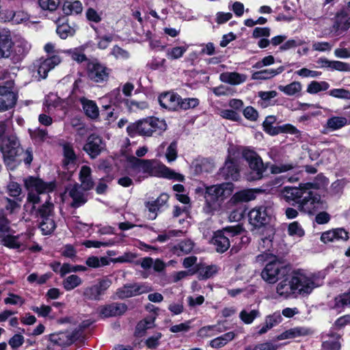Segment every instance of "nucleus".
I'll return each mask as SVG.
<instances>
[{
	"mask_svg": "<svg viewBox=\"0 0 350 350\" xmlns=\"http://www.w3.org/2000/svg\"><path fill=\"white\" fill-rule=\"evenodd\" d=\"M13 131L11 118L0 120V151L5 165L10 169L14 167L16 158L23 152L19 140Z\"/></svg>",
	"mask_w": 350,
	"mask_h": 350,
	"instance_id": "2",
	"label": "nucleus"
},
{
	"mask_svg": "<svg viewBox=\"0 0 350 350\" xmlns=\"http://www.w3.org/2000/svg\"><path fill=\"white\" fill-rule=\"evenodd\" d=\"M167 129L164 120L156 117H148L129 124L126 131L131 137L139 135L143 137L161 135Z\"/></svg>",
	"mask_w": 350,
	"mask_h": 350,
	"instance_id": "3",
	"label": "nucleus"
},
{
	"mask_svg": "<svg viewBox=\"0 0 350 350\" xmlns=\"http://www.w3.org/2000/svg\"><path fill=\"white\" fill-rule=\"evenodd\" d=\"M329 88L326 81H312L307 86V92L311 94H317L321 91H325Z\"/></svg>",
	"mask_w": 350,
	"mask_h": 350,
	"instance_id": "49",
	"label": "nucleus"
},
{
	"mask_svg": "<svg viewBox=\"0 0 350 350\" xmlns=\"http://www.w3.org/2000/svg\"><path fill=\"white\" fill-rule=\"evenodd\" d=\"M243 231V228L239 225L228 226L221 230L217 231L212 239L213 244L215 246L218 252H226L230 245V237L239 234Z\"/></svg>",
	"mask_w": 350,
	"mask_h": 350,
	"instance_id": "8",
	"label": "nucleus"
},
{
	"mask_svg": "<svg viewBox=\"0 0 350 350\" xmlns=\"http://www.w3.org/2000/svg\"><path fill=\"white\" fill-rule=\"evenodd\" d=\"M260 316L258 310H250L247 308L242 310L239 313L240 319L245 324H251Z\"/></svg>",
	"mask_w": 350,
	"mask_h": 350,
	"instance_id": "46",
	"label": "nucleus"
},
{
	"mask_svg": "<svg viewBox=\"0 0 350 350\" xmlns=\"http://www.w3.org/2000/svg\"><path fill=\"white\" fill-rule=\"evenodd\" d=\"M151 291H152V286L146 282L126 284L116 290L114 299H127Z\"/></svg>",
	"mask_w": 350,
	"mask_h": 350,
	"instance_id": "10",
	"label": "nucleus"
},
{
	"mask_svg": "<svg viewBox=\"0 0 350 350\" xmlns=\"http://www.w3.org/2000/svg\"><path fill=\"white\" fill-rule=\"evenodd\" d=\"M284 70V66H280L276 69H265L255 72L252 75L254 80H267L280 75Z\"/></svg>",
	"mask_w": 350,
	"mask_h": 350,
	"instance_id": "31",
	"label": "nucleus"
},
{
	"mask_svg": "<svg viewBox=\"0 0 350 350\" xmlns=\"http://www.w3.org/2000/svg\"><path fill=\"white\" fill-rule=\"evenodd\" d=\"M269 260L261 271L262 279L268 284H275L280 279L286 276L288 272L287 266L269 254H262L256 256V261L263 262Z\"/></svg>",
	"mask_w": 350,
	"mask_h": 350,
	"instance_id": "6",
	"label": "nucleus"
},
{
	"mask_svg": "<svg viewBox=\"0 0 350 350\" xmlns=\"http://www.w3.org/2000/svg\"><path fill=\"white\" fill-rule=\"evenodd\" d=\"M221 329H219L216 325H207L201 327L198 332V336L200 338H204L211 337L217 333H221Z\"/></svg>",
	"mask_w": 350,
	"mask_h": 350,
	"instance_id": "52",
	"label": "nucleus"
},
{
	"mask_svg": "<svg viewBox=\"0 0 350 350\" xmlns=\"http://www.w3.org/2000/svg\"><path fill=\"white\" fill-rule=\"evenodd\" d=\"M334 55L338 58H350V49L345 48V42L340 43L339 47L334 50Z\"/></svg>",
	"mask_w": 350,
	"mask_h": 350,
	"instance_id": "64",
	"label": "nucleus"
},
{
	"mask_svg": "<svg viewBox=\"0 0 350 350\" xmlns=\"http://www.w3.org/2000/svg\"><path fill=\"white\" fill-rule=\"evenodd\" d=\"M80 103L82 105L84 113L88 118L92 120H95L98 118L99 109L96 103L94 100L83 97L80 98Z\"/></svg>",
	"mask_w": 350,
	"mask_h": 350,
	"instance_id": "27",
	"label": "nucleus"
},
{
	"mask_svg": "<svg viewBox=\"0 0 350 350\" xmlns=\"http://www.w3.org/2000/svg\"><path fill=\"white\" fill-rule=\"evenodd\" d=\"M188 46H175L168 49L166 51V57L170 59H177L180 58L187 51Z\"/></svg>",
	"mask_w": 350,
	"mask_h": 350,
	"instance_id": "50",
	"label": "nucleus"
},
{
	"mask_svg": "<svg viewBox=\"0 0 350 350\" xmlns=\"http://www.w3.org/2000/svg\"><path fill=\"white\" fill-rule=\"evenodd\" d=\"M83 46L76 47L68 50L62 51L63 53L68 55L73 61L81 64L88 60L87 56L84 53Z\"/></svg>",
	"mask_w": 350,
	"mask_h": 350,
	"instance_id": "38",
	"label": "nucleus"
},
{
	"mask_svg": "<svg viewBox=\"0 0 350 350\" xmlns=\"http://www.w3.org/2000/svg\"><path fill=\"white\" fill-rule=\"evenodd\" d=\"M30 237L29 235L14 236L10 233L4 234L0 236V241L2 245L12 249H21L23 250L26 248L25 240Z\"/></svg>",
	"mask_w": 350,
	"mask_h": 350,
	"instance_id": "19",
	"label": "nucleus"
},
{
	"mask_svg": "<svg viewBox=\"0 0 350 350\" xmlns=\"http://www.w3.org/2000/svg\"><path fill=\"white\" fill-rule=\"evenodd\" d=\"M125 105L130 111L135 112L148 107V103L145 101H135L129 99L125 100Z\"/></svg>",
	"mask_w": 350,
	"mask_h": 350,
	"instance_id": "56",
	"label": "nucleus"
},
{
	"mask_svg": "<svg viewBox=\"0 0 350 350\" xmlns=\"http://www.w3.org/2000/svg\"><path fill=\"white\" fill-rule=\"evenodd\" d=\"M12 47V40L10 34L0 31V59L9 58Z\"/></svg>",
	"mask_w": 350,
	"mask_h": 350,
	"instance_id": "25",
	"label": "nucleus"
},
{
	"mask_svg": "<svg viewBox=\"0 0 350 350\" xmlns=\"http://www.w3.org/2000/svg\"><path fill=\"white\" fill-rule=\"evenodd\" d=\"M328 94L334 98L350 100V91L345 88H335L331 90Z\"/></svg>",
	"mask_w": 350,
	"mask_h": 350,
	"instance_id": "61",
	"label": "nucleus"
},
{
	"mask_svg": "<svg viewBox=\"0 0 350 350\" xmlns=\"http://www.w3.org/2000/svg\"><path fill=\"white\" fill-rule=\"evenodd\" d=\"M219 270L215 265L202 266L198 269V277L200 280H206L216 275Z\"/></svg>",
	"mask_w": 350,
	"mask_h": 350,
	"instance_id": "43",
	"label": "nucleus"
},
{
	"mask_svg": "<svg viewBox=\"0 0 350 350\" xmlns=\"http://www.w3.org/2000/svg\"><path fill=\"white\" fill-rule=\"evenodd\" d=\"M235 336L236 334L234 332H229L211 340L209 345L212 348L219 349L232 341Z\"/></svg>",
	"mask_w": 350,
	"mask_h": 350,
	"instance_id": "36",
	"label": "nucleus"
},
{
	"mask_svg": "<svg viewBox=\"0 0 350 350\" xmlns=\"http://www.w3.org/2000/svg\"><path fill=\"white\" fill-rule=\"evenodd\" d=\"M177 155V142L174 141L170 144L166 150L165 158L167 161L170 163L176 159Z\"/></svg>",
	"mask_w": 350,
	"mask_h": 350,
	"instance_id": "62",
	"label": "nucleus"
},
{
	"mask_svg": "<svg viewBox=\"0 0 350 350\" xmlns=\"http://www.w3.org/2000/svg\"><path fill=\"white\" fill-rule=\"evenodd\" d=\"M7 192L8 193V194L14 198H23L21 196V193H22V189L21 187V185L16 183V182H14V181H10L7 187Z\"/></svg>",
	"mask_w": 350,
	"mask_h": 350,
	"instance_id": "55",
	"label": "nucleus"
},
{
	"mask_svg": "<svg viewBox=\"0 0 350 350\" xmlns=\"http://www.w3.org/2000/svg\"><path fill=\"white\" fill-rule=\"evenodd\" d=\"M63 152L64 157L63 163L68 170L70 169V165H72L73 167L75 166L77 161V156L72 145L70 144H65L63 145Z\"/></svg>",
	"mask_w": 350,
	"mask_h": 350,
	"instance_id": "34",
	"label": "nucleus"
},
{
	"mask_svg": "<svg viewBox=\"0 0 350 350\" xmlns=\"http://www.w3.org/2000/svg\"><path fill=\"white\" fill-rule=\"evenodd\" d=\"M10 221L6 217L4 210L0 209V236L10 233Z\"/></svg>",
	"mask_w": 350,
	"mask_h": 350,
	"instance_id": "59",
	"label": "nucleus"
},
{
	"mask_svg": "<svg viewBox=\"0 0 350 350\" xmlns=\"http://www.w3.org/2000/svg\"><path fill=\"white\" fill-rule=\"evenodd\" d=\"M31 44L23 38H18L12 42V47L10 49L9 58L14 63L21 62L29 53Z\"/></svg>",
	"mask_w": 350,
	"mask_h": 350,
	"instance_id": "16",
	"label": "nucleus"
},
{
	"mask_svg": "<svg viewBox=\"0 0 350 350\" xmlns=\"http://www.w3.org/2000/svg\"><path fill=\"white\" fill-rule=\"evenodd\" d=\"M256 198L255 191L253 189H243L235 193L231 198L234 203L248 202Z\"/></svg>",
	"mask_w": 350,
	"mask_h": 350,
	"instance_id": "39",
	"label": "nucleus"
},
{
	"mask_svg": "<svg viewBox=\"0 0 350 350\" xmlns=\"http://www.w3.org/2000/svg\"><path fill=\"white\" fill-rule=\"evenodd\" d=\"M24 184L25 188L29 191L27 204L25 206H27L28 203H31L33 208L40 202V194L51 192L56 186L54 181L44 182L42 179L33 176L25 178Z\"/></svg>",
	"mask_w": 350,
	"mask_h": 350,
	"instance_id": "7",
	"label": "nucleus"
},
{
	"mask_svg": "<svg viewBox=\"0 0 350 350\" xmlns=\"http://www.w3.org/2000/svg\"><path fill=\"white\" fill-rule=\"evenodd\" d=\"M111 69L97 60L89 62L87 64L88 78L97 83H105L109 80Z\"/></svg>",
	"mask_w": 350,
	"mask_h": 350,
	"instance_id": "12",
	"label": "nucleus"
},
{
	"mask_svg": "<svg viewBox=\"0 0 350 350\" xmlns=\"http://www.w3.org/2000/svg\"><path fill=\"white\" fill-rule=\"evenodd\" d=\"M243 157L247 161L251 170L247 175V179L253 181L262 178L265 168L260 157L255 152L249 150H243Z\"/></svg>",
	"mask_w": 350,
	"mask_h": 350,
	"instance_id": "11",
	"label": "nucleus"
},
{
	"mask_svg": "<svg viewBox=\"0 0 350 350\" xmlns=\"http://www.w3.org/2000/svg\"><path fill=\"white\" fill-rule=\"evenodd\" d=\"M334 27L336 29L342 31H346L350 27L349 10L344 9L336 14Z\"/></svg>",
	"mask_w": 350,
	"mask_h": 350,
	"instance_id": "29",
	"label": "nucleus"
},
{
	"mask_svg": "<svg viewBox=\"0 0 350 350\" xmlns=\"http://www.w3.org/2000/svg\"><path fill=\"white\" fill-rule=\"evenodd\" d=\"M193 247L194 243L191 240L185 239L174 245L172 251L174 254L182 256L190 253Z\"/></svg>",
	"mask_w": 350,
	"mask_h": 350,
	"instance_id": "35",
	"label": "nucleus"
},
{
	"mask_svg": "<svg viewBox=\"0 0 350 350\" xmlns=\"http://www.w3.org/2000/svg\"><path fill=\"white\" fill-rule=\"evenodd\" d=\"M127 163L131 174L137 176L136 180L140 182L142 178L148 176H157L178 181H183L184 176L167 167L155 159H140L131 156L127 158Z\"/></svg>",
	"mask_w": 350,
	"mask_h": 350,
	"instance_id": "1",
	"label": "nucleus"
},
{
	"mask_svg": "<svg viewBox=\"0 0 350 350\" xmlns=\"http://www.w3.org/2000/svg\"><path fill=\"white\" fill-rule=\"evenodd\" d=\"M221 174L226 179H230L232 180H238L239 177V172L237 165L234 162L228 160L221 169Z\"/></svg>",
	"mask_w": 350,
	"mask_h": 350,
	"instance_id": "32",
	"label": "nucleus"
},
{
	"mask_svg": "<svg viewBox=\"0 0 350 350\" xmlns=\"http://www.w3.org/2000/svg\"><path fill=\"white\" fill-rule=\"evenodd\" d=\"M296 295H308L316 287L314 277L303 270L294 271L291 274Z\"/></svg>",
	"mask_w": 350,
	"mask_h": 350,
	"instance_id": "9",
	"label": "nucleus"
},
{
	"mask_svg": "<svg viewBox=\"0 0 350 350\" xmlns=\"http://www.w3.org/2000/svg\"><path fill=\"white\" fill-rule=\"evenodd\" d=\"M127 310V306L123 303H112L103 307L100 314L105 317L119 316L124 314Z\"/></svg>",
	"mask_w": 350,
	"mask_h": 350,
	"instance_id": "21",
	"label": "nucleus"
},
{
	"mask_svg": "<svg viewBox=\"0 0 350 350\" xmlns=\"http://www.w3.org/2000/svg\"><path fill=\"white\" fill-rule=\"evenodd\" d=\"M334 308H340L350 306V292L340 295L334 299Z\"/></svg>",
	"mask_w": 350,
	"mask_h": 350,
	"instance_id": "60",
	"label": "nucleus"
},
{
	"mask_svg": "<svg viewBox=\"0 0 350 350\" xmlns=\"http://www.w3.org/2000/svg\"><path fill=\"white\" fill-rule=\"evenodd\" d=\"M105 149V144L102 138L96 135H90L83 146V150L91 159L96 158Z\"/></svg>",
	"mask_w": 350,
	"mask_h": 350,
	"instance_id": "17",
	"label": "nucleus"
},
{
	"mask_svg": "<svg viewBox=\"0 0 350 350\" xmlns=\"http://www.w3.org/2000/svg\"><path fill=\"white\" fill-rule=\"evenodd\" d=\"M109 98L110 102L117 106H120L123 102L125 103L126 100L122 98L119 88L112 90L109 94Z\"/></svg>",
	"mask_w": 350,
	"mask_h": 350,
	"instance_id": "63",
	"label": "nucleus"
},
{
	"mask_svg": "<svg viewBox=\"0 0 350 350\" xmlns=\"http://www.w3.org/2000/svg\"><path fill=\"white\" fill-rule=\"evenodd\" d=\"M22 201V198L10 199L8 197H3L1 199L2 204L4 206L3 210L8 211L10 214L15 213L20 210Z\"/></svg>",
	"mask_w": 350,
	"mask_h": 350,
	"instance_id": "37",
	"label": "nucleus"
},
{
	"mask_svg": "<svg viewBox=\"0 0 350 350\" xmlns=\"http://www.w3.org/2000/svg\"><path fill=\"white\" fill-rule=\"evenodd\" d=\"M56 31L62 39H66L68 36H72L75 33V30L67 23H62L58 25Z\"/></svg>",
	"mask_w": 350,
	"mask_h": 350,
	"instance_id": "54",
	"label": "nucleus"
},
{
	"mask_svg": "<svg viewBox=\"0 0 350 350\" xmlns=\"http://www.w3.org/2000/svg\"><path fill=\"white\" fill-rule=\"evenodd\" d=\"M40 228L43 234H50L56 228L53 217L40 219Z\"/></svg>",
	"mask_w": 350,
	"mask_h": 350,
	"instance_id": "47",
	"label": "nucleus"
},
{
	"mask_svg": "<svg viewBox=\"0 0 350 350\" xmlns=\"http://www.w3.org/2000/svg\"><path fill=\"white\" fill-rule=\"evenodd\" d=\"M16 100L17 90L13 81H7L0 85V108L8 110L15 105Z\"/></svg>",
	"mask_w": 350,
	"mask_h": 350,
	"instance_id": "13",
	"label": "nucleus"
},
{
	"mask_svg": "<svg viewBox=\"0 0 350 350\" xmlns=\"http://www.w3.org/2000/svg\"><path fill=\"white\" fill-rule=\"evenodd\" d=\"M269 208L265 206H256L248 213L249 222L256 228H260L269 223Z\"/></svg>",
	"mask_w": 350,
	"mask_h": 350,
	"instance_id": "15",
	"label": "nucleus"
},
{
	"mask_svg": "<svg viewBox=\"0 0 350 350\" xmlns=\"http://www.w3.org/2000/svg\"><path fill=\"white\" fill-rule=\"evenodd\" d=\"M40 219L53 217V204L46 200L45 203L38 211Z\"/></svg>",
	"mask_w": 350,
	"mask_h": 350,
	"instance_id": "58",
	"label": "nucleus"
},
{
	"mask_svg": "<svg viewBox=\"0 0 350 350\" xmlns=\"http://www.w3.org/2000/svg\"><path fill=\"white\" fill-rule=\"evenodd\" d=\"M61 62L62 58L57 55H53L44 59H40L36 65L39 77L40 79H45L47 77L48 72L56 66L59 65Z\"/></svg>",
	"mask_w": 350,
	"mask_h": 350,
	"instance_id": "20",
	"label": "nucleus"
},
{
	"mask_svg": "<svg viewBox=\"0 0 350 350\" xmlns=\"http://www.w3.org/2000/svg\"><path fill=\"white\" fill-rule=\"evenodd\" d=\"M311 184L308 183L301 187H285L281 191V196L286 201H296L307 193L301 203V206L304 211L308 213H312L319 204V196H313L311 191H308L311 187Z\"/></svg>",
	"mask_w": 350,
	"mask_h": 350,
	"instance_id": "4",
	"label": "nucleus"
},
{
	"mask_svg": "<svg viewBox=\"0 0 350 350\" xmlns=\"http://www.w3.org/2000/svg\"><path fill=\"white\" fill-rule=\"evenodd\" d=\"M159 101L163 108L175 109L179 106L180 97L174 93L167 92L159 96Z\"/></svg>",
	"mask_w": 350,
	"mask_h": 350,
	"instance_id": "26",
	"label": "nucleus"
},
{
	"mask_svg": "<svg viewBox=\"0 0 350 350\" xmlns=\"http://www.w3.org/2000/svg\"><path fill=\"white\" fill-rule=\"evenodd\" d=\"M327 337L328 338L323 342V350H339L340 349V336L332 334Z\"/></svg>",
	"mask_w": 350,
	"mask_h": 350,
	"instance_id": "42",
	"label": "nucleus"
},
{
	"mask_svg": "<svg viewBox=\"0 0 350 350\" xmlns=\"http://www.w3.org/2000/svg\"><path fill=\"white\" fill-rule=\"evenodd\" d=\"M278 90L287 96H293L301 92L302 85L299 81H293L286 85H279Z\"/></svg>",
	"mask_w": 350,
	"mask_h": 350,
	"instance_id": "40",
	"label": "nucleus"
},
{
	"mask_svg": "<svg viewBox=\"0 0 350 350\" xmlns=\"http://www.w3.org/2000/svg\"><path fill=\"white\" fill-rule=\"evenodd\" d=\"M347 124V120L345 117L333 116L327 119L326 127L332 131L338 130Z\"/></svg>",
	"mask_w": 350,
	"mask_h": 350,
	"instance_id": "45",
	"label": "nucleus"
},
{
	"mask_svg": "<svg viewBox=\"0 0 350 350\" xmlns=\"http://www.w3.org/2000/svg\"><path fill=\"white\" fill-rule=\"evenodd\" d=\"M234 186L230 183L206 187L204 198L205 204L204 211L207 214H213L220 208L224 200L230 196Z\"/></svg>",
	"mask_w": 350,
	"mask_h": 350,
	"instance_id": "5",
	"label": "nucleus"
},
{
	"mask_svg": "<svg viewBox=\"0 0 350 350\" xmlns=\"http://www.w3.org/2000/svg\"><path fill=\"white\" fill-rule=\"evenodd\" d=\"M82 284V280L77 275H70L66 278L62 282L64 289L70 291L80 286Z\"/></svg>",
	"mask_w": 350,
	"mask_h": 350,
	"instance_id": "48",
	"label": "nucleus"
},
{
	"mask_svg": "<svg viewBox=\"0 0 350 350\" xmlns=\"http://www.w3.org/2000/svg\"><path fill=\"white\" fill-rule=\"evenodd\" d=\"M82 10V3L79 1H66L63 5L64 13L66 15L78 14Z\"/></svg>",
	"mask_w": 350,
	"mask_h": 350,
	"instance_id": "44",
	"label": "nucleus"
},
{
	"mask_svg": "<svg viewBox=\"0 0 350 350\" xmlns=\"http://www.w3.org/2000/svg\"><path fill=\"white\" fill-rule=\"evenodd\" d=\"M308 334V330L303 327H294L289 329L282 333L278 336L279 340H285L295 338L299 336H306Z\"/></svg>",
	"mask_w": 350,
	"mask_h": 350,
	"instance_id": "41",
	"label": "nucleus"
},
{
	"mask_svg": "<svg viewBox=\"0 0 350 350\" xmlns=\"http://www.w3.org/2000/svg\"><path fill=\"white\" fill-rule=\"evenodd\" d=\"M155 317H148L140 321L136 325L135 335L137 337L144 336L147 329L154 327Z\"/></svg>",
	"mask_w": 350,
	"mask_h": 350,
	"instance_id": "33",
	"label": "nucleus"
},
{
	"mask_svg": "<svg viewBox=\"0 0 350 350\" xmlns=\"http://www.w3.org/2000/svg\"><path fill=\"white\" fill-rule=\"evenodd\" d=\"M111 284V280L105 277L99 280L96 284L85 288L83 295L85 299L89 300H100V296L105 293Z\"/></svg>",
	"mask_w": 350,
	"mask_h": 350,
	"instance_id": "14",
	"label": "nucleus"
},
{
	"mask_svg": "<svg viewBox=\"0 0 350 350\" xmlns=\"http://www.w3.org/2000/svg\"><path fill=\"white\" fill-rule=\"evenodd\" d=\"M247 76L237 72H225L219 75L221 81L232 85H238L247 81Z\"/></svg>",
	"mask_w": 350,
	"mask_h": 350,
	"instance_id": "22",
	"label": "nucleus"
},
{
	"mask_svg": "<svg viewBox=\"0 0 350 350\" xmlns=\"http://www.w3.org/2000/svg\"><path fill=\"white\" fill-rule=\"evenodd\" d=\"M91 173V168L87 165L82 166L80 170L79 179L81 183L80 187L85 191L90 190L94 186Z\"/></svg>",
	"mask_w": 350,
	"mask_h": 350,
	"instance_id": "30",
	"label": "nucleus"
},
{
	"mask_svg": "<svg viewBox=\"0 0 350 350\" xmlns=\"http://www.w3.org/2000/svg\"><path fill=\"white\" fill-rule=\"evenodd\" d=\"M86 265L92 268H98L108 265L109 259L107 257L90 256L86 260Z\"/></svg>",
	"mask_w": 350,
	"mask_h": 350,
	"instance_id": "51",
	"label": "nucleus"
},
{
	"mask_svg": "<svg viewBox=\"0 0 350 350\" xmlns=\"http://www.w3.org/2000/svg\"><path fill=\"white\" fill-rule=\"evenodd\" d=\"M288 234L291 237H302L304 234V230L297 221L290 223L288 226Z\"/></svg>",
	"mask_w": 350,
	"mask_h": 350,
	"instance_id": "53",
	"label": "nucleus"
},
{
	"mask_svg": "<svg viewBox=\"0 0 350 350\" xmlns=\"http://www.w3.org/2000/svg\"><path fill=\"white\" fill-rule=\"evenodd\" d=\"M66 192L72 199V206L79 207L86 202L84 193L81 191V187L79 185L70 186L66 189Z\"/></svg>",
	"mask_w": 350,
	"mask_h": 350,
	"instance_id": "24",
	"label": "nucleus"
},
{
	"mask_svg": "<svg viewBox=\"0 0 350 350\" xmlns=\"http://www.w3.org/2000/svg\"><path fill=\"white\" fill-rule=\"evenodd\" d=\"M275 287L277 295L282 298L288 299L296 295L291 275L281 278Z\"/></svg>",
	"mask_w": 350,
	"mask_h": 350,
	"instance_id": "18",
	"label": "nucleus"
},
{
	"mask_svg": "<svg viewBox=\"0 0 350 350\" xmlns=\"http://www.w3.org/2000/svg\"><path fill=\"white\" fill-rule=\"evenodd\" d=\"M219 114L221 118L234 122H239L241 120L240 114L233 109H221Z\"/></svg>",
	"mask_w": 350,
	"mask_h": 350,
	"instance_id": "57",
	"label": "nucleus"
},
{
	"mask_svg": "<svg viewBox=\"0 0 350 350\" xmlns=\"http://www.w3.org/2000/svg\"><path fill=\"white\" fill-rule=\"evenodd\" d=\"M348 233L342 228H337L323 232L321 240L325 243L334 242L338 240L346 241L348 239Z\"/></svg>",
	"mask_w": 350,
	"mask_h": 350,
	"instance_id": "23",
	"label": "nucleus"
},
{
	"mask_svg": "<svg viewBox=\"0 0 350 350\" xmlns=\"http://www.w3.org/2000/svg\"><path fill=\"white\" fill-rule=\"evenodd\" d=\"M168 198L167 194L162 193L155 200L146 203V207L148 209L149 212L152 213V215L149 216L151 219L156 218L157 211L167 202Z\"/></svg>",
	"mask_w": 350,
	"mask_h": 350,
	"instance_id": "28",
	"label": "nucleus"
}]
</instances>
